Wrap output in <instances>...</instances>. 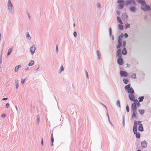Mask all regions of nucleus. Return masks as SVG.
I'll use <instances>...</instances> for the list:
<instances>
[{
	"instance_id": "obj_1",
	"label": "nucleus",
	"mask_w": 151,
	"mask_h": 151,
	"mask_svg": "<svg viewBox=\"0 0 151 151\" xmlns=\"http://www.w3.org/2000/svg\"><path fill=\"white\" fill-rule=\"evenodd\" d=\"M140 106V104L138 101H136L135 103H133L131 105V110L133 112L132 116V118H137V106L139 107Z\"/></svg>"
},
{
	"instance_id": "obj_2",
	"label": "nucleus",
	"mask_w": 151,
	"mask_h": 151,
	"mask_svg": "<svg viewBox=\"0 0 151 151\" xmlns=\"http://www.w3.org/2000/svg\"><path fill=\"white\" fill-rule=\"evenodd\" d=\"M141 123V122L140 121H138V122L134 121V126L133 128V131L134 134H136V137L138 139L140 138V134L139 133L137 132V124H140Z\"/></svg>"
},
{
	"instance_id": "obj_3",
	"label": "nucleus",
	"mask_w": 151,
	"mask_h": 151,
	"mask_svg": "<svg viewBox=\"0 0 151 151\" xmlns=\"http://www.w3.org/2000/svg\"><path fill=\"white\" fill-rule=\"evenodd\" d=\"M139 2L141 3V9L144 11H146L150 10V7L149 6L146 5V3L144 1H139Z\"/></svg>"
},
{
	"instance_id": "obj_4",
	"label": "nucleus",
	"mask_w": 151,
	"mask_h": 151,
	"mask_svg": "<svg viewBox=\"0 0 151 151\" xmlns=\"http://www.w3.org/2000/svg\"><path fill=\"white\" fill-rule=\"evenodd\" d=\"M134 93L129 94V98L131 101H134V103H135L136 101H138L137 99H135V96L134 95Z\"/></svg>"
},
{
	"instance_id": "obj_5",
	"label": "nucleus",
	"mask_w": 151,
	"mask_h": 151,
	"mask_svg": "<svg viewBox=\"0 0 151 151\" xmlns=\"http://www.w3.org/2000/svg\"><path fill=\"white\" fill-rule=\"evenodd\" d=\"M120 73L121 76L126 77L128 76L127 73L124 71L120 70Z\"/></svg>"
},
{
	"instance_id": "obj_6",
	"label": "nucleus",
	"mask_w": 151,
	"mask_h": 151,
	"mask_svg": "<svg viewBox=\"0 0 151 151\" xmlns=\"http://www.w3.org/2000/svg\"><path fill=\"white\" fill-rule=\"evenodd\" d=\"M128 16L125 13H123L122 15V18L124 21L126 22L127 20Z\"/></svg>"
},
{
	"instance_id": "obj_7",
	"label": "nucleus",
	"mask_w": 151,
	"mask_h": 151,
	"mask_svg": "<svg viewBox=\"0 0 151 151\" xmlns=\"http://www.w3.org/2000/svg\"><path fill=\"white\" fill-rule=\"evenodd\" d=\"M118 3H119V7L120 9H122L123 7L124 1H118Z\"/></svg>"
},
{
	"instance_id": "obj_8",
	"label": "nucleus",
	"mask_w": 151,
	"mask_h": 151,
	"mask_svg": "<svg viewBox=\"0 0 151 151\" xmlns=\"http://www.w3.org/2000/svg\"><path fill=\"white\" fill-rule=\"evenodd\" d=\"M117 62L120 65H122L123 64V60L121 57H119L117 59Z\"/></svg>"
},
{
	"instance_id": "obj_9",
	"label": "nucleus",
	"mask_w": 151,
	"mask_h": 151,
	"mask_svg": "<svg viewBox=\"0 0 151 151\" xmlns=\"http://www.w3.org/2000/svg\"><path fill=\"white\" fill-rule=\"evenodd\" d=\"M35 50L36 48L34 45H32L31 47L30 48V50L32 54L34 53Z\"/></svg>"
},
{
	"instance_id": "obj_10",
	"label": "nucleus",
	"mask_w": 151,
	"mask_h": 151,
	"mask_svg": "<svg viewBox=\"0 0 151 151\" xmlns=\"http://www.w3.org/2000/svg\"><path fill=\"white\" fill-rule=\"evenodd\" d=\"M141 146L143 148H146L147 146V143L145 141H143L141 142Z\"/></svg>"
},
{
	"instance_id": "obj_11",
	"label": "nucleus",
	"mask_w": 151,
	"mask_h": 151,
	"mask_svg": "<svg viewBox=\"0 0 151 151\" xmlns=\"http://www.w3.org/2000/svg\"><path fill=\"white\" fill-rule=\"evenodd\" d=\"M127 92L129 94L134 93V90L132 87H131L128 90Z\"/></svg>"
},
{
	"instance_id": "obj_12",
	"label": "nucleus",
	"mask_w": 151,
	"mask_h": 151,
	"mask_svg": "<svg viewBox=\"0 0 151 151\" xmlns=\"http://www.w3.org/2000/svg\"><path fill=\"white\" fill-rule=\"evenodd\" d=\"M13 5L10 1H9L8 3V8L9 10H11L13 8Z\"/></svg>"
},
{
	"instance_id": "obj_13",
	"label": "nucleus",
	"mask_w": 151,
	"mask_h": 151,
	"mask_svg": "<svg viewBox=\"0 0 151 151\" xmlns=\"http://www.w3.org/2000/svg\"><path fill=\"white\" fill-rule=\"evenodd\" d=\"M138 125H139V126L138 127V130L139 131H142L143 130V127H142V124H140H140H138Z\"/></svg>"
},
{
	"instance_id": "obj_14",
	"label": "nucleus",
	"mask_w": 151,
	"mask_h": 151,
	"mask_svg": "<svg viewBox=\"0 0 151 151\" xmlns=\"http://www.w3.org/2000/svg\"><path fill=\"white\" fill-rule=\"evenodd\" d=\"M121 51L120 49H119L117 51V54L119 57H121Z\"/></svg>"
},
{
	"instance_id": "obj_15",
	"label": "nucleus",
	"mask_w": 151,
	"mask_h": 151,
	"mask_svg": "<svg viewBox=\"0 0 151 151\" xmlns=\"http://www.w3.org/2000/svg\"><path fill=\"white\" fill-rule=\"evenodd\" d=\"M139 111L140 114L142 115L145 112V110L143 109H139Z\"/></svg>"
},
{
	"instance_id": "obj_16",
	"label": "nucleus",
	"mask_w": 151,
	"mask_h": 151,
	"mask_svg": "<svg viewBox=\"0 0 151 151\" xmlns=\"http://www.w3.org/2000/svg\"><path fill=\"white\" fill-rule=\"evenodd\" d=\"M127 51L125 48H124L122 51V53L123 54L125 55L127 54Z\"/></svg>"
},
{
	"instance_id": "obj_17",
	"label": "nucleus",
	"mask_w": 151,
	"mask_h": 151,
	"mask_svg": "<svg viewBox=\"0 0 151 151\" xmlns=\"http://www.w3.org/2000/svg\"><path fill=\"white\" fill-rule=\"evenodd\" d=\"M117 20L118 21V22L120 24H122V22L121 20V18L119 17H117Z\"/></svg>"
},
{
	"instance_id": "obj_18",
	"label": "nucleus",
	"mask_w": 151,
	"mask_h": 151,
	"mask_svg": "<svg viewBox=\"0 0 151 151\" xmlns=\"http://www.w3.org/2000/svg\"><path fill=\"white\" fill-rule=\"evenodd\" d=\"M20 66L18 65V66H16L14 70L15 72H17L19 68L20 67Z\"/></svg>"
},
{
	"instance_id": "obj_19",
	"label": "nucleus",
	"mask_w": 151,
	"mask_h": 151,
	"mask_svg": "<svg viewBox=\"0 0 151 151\" xmlns=\"http://www.w3.org/2000/svg\"><path fill=\"white\" fill-rule=\"evenodd\" d=\"M118 27H119V29H120L121 30H123L124 28L123 26L121 24L119 25Z\"/></svg>"
},
{
	"instance_id": "obj_20",
	"label": "nucleus",
	"mask_w": 151,
	"mask_h": 151,
	"mask_svg": "<svg viewBox=\"0 0 151 151\" xmlns=\"http://www.w3.org/2000/svg\"><path fill=\"white\" fill-rule=\"evenodd\" d=\"M144 99V97L143 96H141L138 98L139 101V102H141L143 101Z\"/></svg>"
},
{
	"instance_id": "obj_21",
	"label": "nucleus",
	"mask_w": 151,
	"mask_h": 151,
	"mask_svg": "<svg viewBox=\"0 0 151 151\" xmlns=\"http://www.w3.org/2000/svg\"><path fill=\"white\" fill-rule=\"evenodd\" d=\"M130 85L128 84L125 86V88L126 90H128L130 88Z\"/></svg>"
},
{
	"instance_id": "obj_22",
	"label": "nucleus",
	"mask_w": 151,
	"mask_h": 151,
	"mask_svg": "<svg viewBox=\"0 0 151 151\" xmlns=\"http://www.w3.org/2000/svg\"><path fill=\"white\" fill-rule=\"evenodd\" d=\"M12 48H10L9 49L8 51V52L7 53V55H10L11 53L12 52Z\"/></svg>"
},
{
	"instance_id": "obj_23",
	"label": "nucleus",
	"mask_w": 151,
	"mask_h": 151,
	"mask_svg": "<svg viewBox=\"0 0 151 151\" xmlns=\"http://www.w3.org/2000/svg\"><path fill=\"white\" fill-rule=\"evenodd\" d=\"M122 37V36L121 35L120 36H119V40H118V43H121V42H122V39H121Z\"/></svg>"
},
{
	"instance_id": "obj_24",
	"label": "nucleus",
	"mask_w": 151,
	"mask_h": 151,
	"mask_svg": "<svg viewBox=\"0 0 151 151\" xmlns=\"http://www.w3.org/2000/svg\"><path fill=\"white\" fill-rule=\"evenodd\" d=\"M131 77L132 78L135 79L136 78V75L135 73H133L131 76Z\"/></svg>"
},
{
	"instance_id": "obj_25",
	"label": "nucleus",
	"mask_w": 151,
	"mask_h": 151,
	"mask_svg": "<svg viewBox=\"0 0 151 151\" xmlns=\"http://www.w3.org/2000/svg\"><path fill=\"white\" fill-rule=\"evenodd\" d=\"M96 52L97 53V55L98 56L99 59H100V56H101L100 53L99 52V51L98 50H97L96 51Z\"/></svg>"
},
{
	"instance_id": "obj_26",
	"label": "nucleus",
	"mask_w": 151,
	"mask_h": 151,
	"mask_svg": "<svg viewBox=\"0 0 151 151\" xmlns=\"http://www.w3.org/2000/svg\"><path fill=\"white\" fill-rule=\"evenodd\" d=\"M15 84H16V88H17L18 87V84H19L18 80H17L16 81Z\"/></svg>"
},
{
	"instance_id": "obj_27",
	"label": "nucleus",
	"mask_w": 151,
	"mask_h": 151,
	"mask_svg": "<svg viewBox=\"0 0 151 151\" xmlns=\"http://www.w3.org/2000/svg\"><path fill=\"white\" fill-rule=\"evenodd\" d=\"M123 81L125 84H127L128 82V80L125 79H123Z\"/></svg>"
},
{
	"instance_id": "obj_28",
	"label": "nucleus",
	"mask_w": 151,
	"mask_h": 151,
	"mask_svg": "<svg viewBox=\"0 0 151 151\" xmlns=\"http://www.w3.org/2000/svg\"><path fill=\"white\" fill-rule=\"evenodd\" d=\"M130 27V24L128 23H126L125 24V28L126 29H127L129 28Z\"/></svg>"
},
{
	"instance_id": "obj_29",
	"label": "nucleus",
	"mask_w": 151,
	"mask_h": 151,
	"mask_svg": "<svg viewBox=\"0 0 151 151\" xmlns=\"http://www.w3.org/2000/svg\"><path fill=\"white\" fill-rule=\"evenodd\" d=\"M34 63V61L32 60L31 61V62L29 63L28 64V65L29 66H32V65Z\"/></svg>"
},
{
	"instance_id": "obj_30",
	"label": "nucleus",
	"mask_w": 151,
	"mask_h": 151,
	"mask_svg": "<svg viewBox=\"0 0 151 151\" xmlns=\"http://www.w3.org/2000/svg\"><path fill=\"white\" fill-rule=\"evenodd\" d=\"M40 116L39 115H38L37 116V120L38 122H40Z\"/></svg>"
},
{
	"instance_id": "obj_31",
	"label": "nucleus",
	"mask_w": 151,
	"mask_h": 151,
	"mask_svg": "<svg viewBox=\"0 0 151 151\" xmlns=\"http://www.w3.org/2000/svg\"><path fill=\"white\" fill-rule=\"evenodd\" d=\"M116 104L117 106H118L119 107H120V102L119 100H118L117 101V103H116Z\"/></svg>"
},
{
	"instance_id": "obj_32",
	"label": "nucleus",
	"mask_w": 151,
	"mask_h": 151,
	"mask_svg": "<svg viewBox=\"0 0 151 151\" xmlns=\"http://www.w3.org/2000/svg\"><path fill=\"white\" fill-rule=\"evenodd\" d=\"M130 10L132 11H135V9L134 7H132L130 8Z\"/></svg>"
},
{
	"instance_id": "obj_33",
	"label": "nucleus",
	"mask_w": 151,
	"mask_h": 151,
	"mask_svg": "<svg viewBox=\"0 0 151 151\" xmlns=\"http://www.w3.org/2000/svg\"><path fill=\"white\" fill-rule=\"evenodd\" d=\"M121 45H122L121 43H119L118 45L117 46V48L118 49L119 48V47H120L121 46Z\"/></svg>"
},
{
	"instance_id": "obj_34",
	"label": "nucleus",
	"mask_w": 151,
	"mask_h": 151,
	"mask_svg": "<svg viewBox=\"0 0 151 151\" xmlns=\"http://www.w3.org/2000/svg\"><path fill=\"white\" fill-rule=\"evenodd\" d=\"M126 109L128 112H129V108L128 106V105H127L126 107Z\"/></svg>"
},
{
	"instance_id": "obj_35",
	"label": "nucleus",
	"mask_w": 151,
	"mask_h": 151,
	"mask_svg": "<svg viewBox=\"0 0 151 151\" xmlns=\"http://www.w3.org/2000/svg\"><path fill=\"white\" fill-rule=\"evenodd\" d=\"M54 141V139H51V146H52V144Z\"/></svg>"
},
{
	"instance_id": "obj_36",
	"label": "nucleus",
	"mask_w": 151,
	"mask_h": 151,
	"mask_svg": "<svg viewBox=\"0 0 151 151\" xmlns=\"http://www.w3.org/2000/svg\"><path fill=\"white\" fill-rule=\"evenodd\" d=\"M27 38L29 39H30V37L29 36V34L28 33H27Z\"/></svg>"
},
{
	"instance_id": "obj_37",
	"label": "nucleus",
	"mask_w": 151,
	"mask_h": 151,
	"mask_svg": "<svg viewBox=\"0 0 151 151\" xmlns=\"http://www.w3.org/2000/svg\"><path fill=\"white\" fill-rule=\"evenodd\" d=\"M25 80V79H22L21 80V83L22 84H23Z\"/></svg>"
},
{
	"instance_id": "obj_38",
	"label": "nucleus",
	"mask_w": 151,
	"mask_h": 151,
	"mask_svg": "<svg viewBox=\"0 0 151 151\" xmlns=\"http://www.w3.org/2000/svg\"><path fill=\"white\" fill-rule=\"evenodd\" d=\"M74 36L76 37L77 36V33L76 32H74L73 33Z\"/></svg>"
},
{
	"instance_id": "obj_39",
	"label": "nucleus",
	"mask_w": 151,
	"mask_h": 151,
	"mask_svg": "<svg viewBox=\"0 0 151 151\" xmlns=\"http://www.w3.org/2000/svg\"><path fill=\"white\" fill-rule=\"evenodd\" d=\"M9 103H7L6 104V107L7 108H8L9 107Z\"/></svg>"
},
{
	"instance_id": "obj_40",
	"label": "nucleus",
	"mask_w": 151,
	"mask_h": 151,
	"mask_svg": "<svg viewBox=\"0 0 151 151\" xmlns=\"http://www.w3.org/2000/svg\"><path fill=\"white\" fill-rule=\"evenodd\" d=\"M128 36V35L127 33H125L124 35V37L125 38H126Z\"/></svg>"
},
{
	"instance_id": "obj_41",
	"label": "nucleus",
	"mask_w": 151,
	"mask_h": 151,
	"mask_svg": "<svg viewBox=\"0 0 151 151\" xmlns=\"http://www.w3.org/2000/svg\"><path fill=\"white\" fill-rule=\"evenodd\" d=\"M126 45V42H125L124 41L123 42V46L124 47H125Z\"/></svg>"
},
{
	"instance_id": "obj_42",
	"label": "nucleus",
	"mask_w": 151,
	"mask_h": 151,
	"mask_svg": "<svg viewBox=\"0 0 151 151\" xmlns=\"http://www.w3.org/2000/svg\"><path fill=\"white\" fill-rule=\"evenodd\" d=\"M64 70V68H63V66H62L61 67V71H63Z\"/></svg>"
},
{
	"instance_id": "obj_43",
	"label": "nucleus",
	"mask_w": 151,
	"mask_h": 151,
	"mask_svg": "<svg viewBox=\"0 0 151 151\" xmlns=\"http://www.w3.org/2000/svg\"><path fill=\"white\" fill-rule=\"evenodd\" d=\"M117 14L118 15H119L120 14V12L119 11H117Z\"/></svg>"
},
{
	"instance_id": "obj_44",
	"label": "nucleus",
	"mask_w": 151,
	"mask_h": 151,
	"mask_svg": "<svg viewBox=\"0 0 151 151\" xmlns=\"http://www.w3.org/2000/svg\"><path fill=\"white\" fill-rule=\"evenodd\" d=\"M109 31L110 35H111V28H109Z\"/></svg>"
},
{
	"instance_id": "obj_45",
	"label": "nucleus",
	"mask_w": 151,
	"mask_h": 151,
	"mask_svg": "<svg viewBox=\"0 0 151 151\" xmlns=\"http://www.w3.org/2000/svg\"><path fill=\"white\" fill-rule=\"evenodd\" d=\"M6 116V115L5 114H3L1 116L2 117H4Z\"/></svg>"
},
{
	"instance_id": "obj_46",
	"label": "nucleus",
	"mask_w": 151,
	"mask_h": 151,
	"mask_svg": "<svg viewBox=\"0 0 151 151\" xmlns=\"http://www.w3.org/2000/svg\"><path fill=\"white\" fill-rule=\"evenodd\" d=\"M58 45H56V51H58Z\"/></svg>"
},
{
	"instance_id": "obj_47",
	"label": "nucleus",
	"mask_w": 151,
	"mask_h": 151,
	"mask_svg": "<svg viewBox=\"0 0 151 151\" xmlns=\"http://www.w3.org/2000/svg\"><path fill=\"white\" fill-rule=\"evenodd\" d=\"M8 99V98H3L2 99V100H7Z\"/></svg>"
},
{
	"instance_id": "obj_48",
	"label": "nucleus",
	"mask_w": 151,
	"mask_h": 151,
	"mask_svg": "<svg viewBox=\"0 0 151 151\" xmlns=\"http://www.w3.org/2000/svg\"><path fill=\"white\" fill-rule=\"evenodd\" d=\"M51 139H54L53 134H51Z\"/></svg>"
},
{
	"instance_id": "obj_49",
	"label": "nucleus",
	"mask_w": 151,
	"mask_h": 151,
	"mask_svg": "<svg viewBox=\"0 0 151 151\" xmlns=\"http://www.w3.org/2000/svg\"><path fill=\"white\" fill-rule=\"evenodd\" d=\"M86 75H87V77L88 78V72L87 71L86 72Z\"/></svg>"
},
{
	"instance_id": "obj_50",
	"label": "nucleus",
	"mask_w": 151,
	"mask_h": 151,
	"mask_svg": "<svg viewBox=\"0 0 151 151\" xmlns=\"http://www.w3.org/2000/svg\"><path fill=\"white\" fill-rule=\"evenodd\" d=\"M41 144L42 145H43V139L42 138L41 139Z\"/></svg>"
},
{
	"instance_id": "obj_51",
	"label": "nucleus",
	"mask_w": 151,
	"mask_h": 151,
	"mask_svg": "<svg viewBox=\"0 0 151 151\" xmlns=\"http://www.w3.org/2000/svg\"><path fill=\"white\" fill-rule=\"evenodd\" d=\"M98 6L99 7H100V5L99 4V3H98Z\"/></svg>"
},
{
	"instance_id": "obj_52",
	"label": "nucleus",
	"mask_w": 151,
	"mask_h": 151,
	"mask_svg": "<svg viewBox=\"0 0 151 151\" xmlns=\"http://www.w3.org/2000/svg\"><path fill=\"white\" fill-rule=\"evenodd\" d=\"M137 151H141V150H137Z\"/></svg>"
},
{
	"instance_id": "obj_53",
	"label": "nucleus",
	"mask_w": 151,
	"mask_h": 151,
	"mask_svg": "<svg viewBox=\"0 0 151 151\" xmlns=\"http://www.w3.org/2000/svg\"><path fill=\"white\" fill-rule=\"evenodd\" d=\"M16 109H17V106H16Z\"/></svg>"
},
{
	"instance_id": "obj_54",
	"label": "nucleus",
	"mask_w": 151,
	"mask_h": 151,
	"mask_svg": "<svg viewBox=\"0 0 151 151\" xmlns=\"http://www.w3.org/2000/svg\"><path fill=\"white\" fill-rule=\"evenodd\" d=\"M132 1V2L133 3H134V0H133V1Z\"/></svg>"
},
{
	"instance_id": "obj_55",
	"label": "nucleus",
	"mask_w": 151,
	"mask_h": 151,
	"mask_svg": "<svg viewBox=\"0 0 151 151\" xmlns=\"http://www.w3.org/2000/svg\"><path fill=\"white\" fill-rule=\"evenodd\" d=\"M75 24H73L74 27H75Z\"/></svg>"
},
{
	"instance_id": "obj_56",
	"label": "nucleus",
	"mask_w": 151,
	"mask_h": 151,
	"mask_svg": "<svg viewBox=\"0 0 151 151\" xmlns=\"http://www.w3.org/2000/svg\"><path fill=\"white\" fill-rule=\"evenodd\" d=\"M1 34H0V37H1Z\"/></svg>"
},
{
	"instance_id": "obj_57",
	"label": "nucleus",
	"mask_w": 151,
	"mask_h": 151,
	"mask_svg": "<svg viewBox=\"0 0 151 151\" xmlns=\"http://www.w3.org/2000/svg\"><path fill=\"white\" fill-rule=\"evenodd\" d=\"M29 18H30V17L29 15Z\"/></svg>"
}]
</instances>
